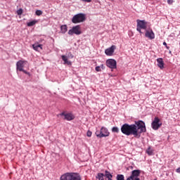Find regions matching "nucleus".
I'll list each match as a JSON object with an SVG mask.
<instances>
[{
  "label": "nucleus",
  "mask_w": 180,
  "mask_h": 180,
  "mask_svg": "<svg viewBox=\"0 0 180 180\" xmlns=\"http://www.w3.org/2000/svg\"><path fill=\"white\" fill-rule=\"evenodd\" d=\"M121 131L125 136H134L135 139H140L141 134L147 131V128L146 127V122L143 120H139L136 121L135 124H124L121 127Z\"/></svg>",
  "instance_id": "f257e3e1"
},
{
  "label": "nucleus",
  "mask_w": 180,
  "mask_h": 180,
  "mask_svg": "<svg viewBox=\"0 0 180 180\" xmlns=\"http://www.w3.org/2000/svg\"><path fill=\"white\" fill-rule=\"evenodd\" d=\"M147 25H148V22L146 21V20H136V30L140 34H143L141 30H146V37H148L150 40H153L155 39V34H154L152 29L147 30Z\"/></svg>",
  "instance_id": "f03ea898"
},
{
  "label": "nucleus",
  "mask_w": 180,
  "mask_h": 180,
  "mask_svg": "<svg viewBox=\"0 0 180 180\" xmlns=\"http://www.w3.org/2000/svg\"><path fill=\"white\" fill-rule=\"evenodd\" d=\"M141 174V170L135 169L131 172L130 176H129L127 180H141L140 174ZM117 180H124V175L117 174L116 177Z\"/></svg>",
  "instance_id": "7ed1b4c3"
},
{
  "label": "nucleus",
  "mask_w": 180,
  "mask_h": 180,
  "mask_svg": "<svg viewBox=\"0 0 180 180\" xmlns=\"http://www.w3.org/2000/svg\"><path fill=\"white\" fill-rule=\"evenodd\" d=\"M60 180H81V176L78 173L75 172H67L63 174Z\"/></svg>",
  "instance_id": "20e7f679"
},
{
  "label": "nucleus",
  "mask_w": 180,
  "mask_h": 180,
  "mask_svg": "<svg viewBox=\"0 0 180 180\" xmlns=\"http://www.w3.org/2000/svg\"><path fill=\"white\" fill-rule=\"evenodd\" d=\"M110 132L108 128L105 127H102L100 130L97 129L96 131V136L98 137V139H103V137H109Z\"/></svg>",
  "instance_id": "39448f33"
},
{
  "label": "nucleus",
  "mask_w": 180,
  "mask_h": 180,
  "mask_svg": "<svg viewBox=\"0 0 180 180\" xmlns=\"http://www.w3.org/2000/svg\"><path fill=\"white\" fill-rule=\"evenodd\" d=\"M86 17L84 13H78L75 15L72 18V22L75 24L77 23H82V22H85Z\"/></svg>",
  "instance_id": "423d86ee"
},
{
  "label": "nucleus",
  "mask_w": 180,
  "mask_h": 180,
  "mask_svg": "<svg viewBox=\"0 0 180 180\" xmlns=\"http://www.w3.org/2000/svg\"><path fill=\"white\" fill-rule=\"evenodd\" d=\"M68 34H70V36H72L73 34L79 36V34H82V31H81V25H75L72 27V29L68 31Z\"/></svg>",
  "instance_id": "0eeeda50"
},
{
  "label": "nucleus",
  "mask_w": 180,
  "mask_h": 180,
  "mask_svg": "<svg viewBox=\"0 0 180 180\" xmlns=\"http://www.w3.org/2000/svg\"><path fill=\"white\" fill-rule=\"evenodd\" d=\"M162 126V122L158 117H155L151 123V127L153 130H158Z\"/></svg>",
  "instance_id": "6e6552de"
},
{
  "label": "nucleus",
  "mask_w": 180,
  "mask_h": 180,
  "mask_svg": "<svg viewBox=\"0 0 180 180\" xmlns=\"http://www.w3.org/2000/svg\"><path fill=\"white\" fill-rule=\"evenodd\" d=\"M58 116H63L64 120H68V122H71V120L75 119V116L72 112H67L65 111L62 112Z\"/></svg>",
  "instance_id": "1a4fd4ad"
},
{
  "label": "nucleus",
  "mask_w": 180,
  "mask_h": 180,
  "mask_svg": "<svg viewBox=\"0 0 180 180\" xmlns=\"http://www.w3.org/2000/svg\"><path fill=\"white\" fill-rule=\"evenodd\" d=\"M61 58L63 61H64V64H67V65H71L72 63L68 60V58H74V55H72L71 52H69L67 56L62 55Z\"/></svg>",
  "instance_id": "9d476101"
},
{
  "label": "nucleus",
  "mask_w": 180,
  "mask_h": 180,
  "mask_svg": "<svg viewBox=\"0 0 180 180\" xmlns=\"http://www.w3.org/2000/svg\"><path fill=\"white\" fill-rule=\"evenodd\" d=\"M106 65L108 68H111L112 70H115L117 65V63L115 59H108L106 60Z\"/></svg>",
  "instance_id": "9b49d317"
},
{
  "label": "nucleus",
  "mask_w": 180,
  "mask_h": 180,
  "mask_svg": "<svg viewBox=\"0 0 180 180\" xmlns=\"http://www.w3.org/2000/svg\"><path fill=\"white\" fill-rule=\"evenodd\" d=\"M25 64H27V61H26V60L18 61L16 63L17 71H23V68L25 67Z\"/></svg>",
  "instance_id": "f8f14e48"
},
{
  "label": "nucleus",
  "mask_w": 180,
  "mask_h": 180,
  "mask_svg": "<svg viewBox=\"0 0 180 180\" xmlns=\"http://www.w3.org/2000/svg\"><path fill=\"white\" fill-rule=\"evenodd\" d=\"M115 50H116V46L112 45L110 48L105 49V53L106 56H112L115 53Z\"/></svg>",
  "instance_id": "ddd939ff"
},
{
  "label": "nucleus",
  "mask_w": 180,
  "mask_h": 180,
  "mask_svg": "<svg viewBox=\"0 0 180 180\" xmlns=\"http://www.w3.org/2000/svg\"><path fill=\"white\" fill-rule=\"evenodd\" d=\"M157 63H158V67L159 68H160V70H164V60L162 59V58H159L156 60Z\"/></svg>",
  "instance_id": "4468645a"
},
{
  "label": "nucleus",
  "mask_w": 180,
  "mask_h": 180,
  "mask_svg": "<svg viewBox=\"0 0 180 180\" xmlns=\"http://www.w3.org/2000/svg\"><path fill=\"white\" fill-rule=\"evenodd\" d=\"M32 49L35 51H40V50H43V44H39V43H35L32 45Z\"/></svg>",
  "instance_id": "2eb2a0df"
},
{
  "label": "nucleus",
  "mask_w": 180,
  "mask_h": 180,
  "mask_svg": "<svg viewBox=\"0 0 180 180\" xmlns=\"http://www.w3.org/2000/svg\"><path fill=\"white\" fill-rule=\"evenodd\" d=\"M68 29V27H67V25H61V27H60L61 33H63V34H65V33H67Z\"/></svg>",
  "instance_id": "dca6fc26"
},
{
  "label": "nucleus",
  "mask_w": 180,
  "mask_h": 180,
  "mask_svg": "<svg viewBox=\"0 0 180 180\" xmlns=\"http://www.w3.org/2000/svg\"><path fill=\"white\" fill-rule=\"evenodd\" d=\"M105 174L103 173H98L97 176H96V179L98 180H104Z\"/></svg>",
  "instance_id": "f3484780"
},
{
  "label": "nucleus",
  "mask_w": 180,
  "mask_h": 180,
  "mask_svg": "<svg viewBox=\"0 0 180 180\" xmlns=\"http://www.w3.org/2000/svg\"><path fill=\"white\" fill-rule=\"evenodd\" d=\"M36 23H37V20H34L31 22H27V26H28V27H32V26H34V25H36Z\"/></svg>",
  "instance_id": "a211bd4d"
},
{
  "label": "nucleus",
  "mask_w": 180,
  "mask_h": 180,
  "mask_svg": "<svg viewBox=\"0 0 180 180\" xmlns=\"http://www.w3.org/2000/svg\"><path fill=\"white\" fill-rule=\"evenodd\" d=\"M120 130H119V127H114L112 128V133H119Z\"/></svg>",
  "instance_id": "6ab92c4d"
},
{
  "label": "nucleus",
  "mask_w": 180,
  "mask_h": 180,
  "mask_svg": "<svg viewBox=\"0 0 180 180\" xmlns=\"http://www.w3.org/2000/svg\"><path fill=\"white\" fill-rule=\"evenodd\" d=\"M35 15H37V16H41V15H43V11H41V10H37L35 12Z\"/></svg>",
  "instance_id": "aec40b11"
},
{
  "label": "nucleus",
  "mask_w": 180,
  "mask_h": 180,
  "mask_svg": "<svg viewBox=\"0 0 180 180\" xmlns=\"http://www.w3.org/2000/svg\"><path fill=\"white\" fill-rule=\"evenodd\" d=\"M147 154H148V155H153V150H151V148L149 147L147 150H146Z\"/></svg>",
  "instance_id": "412c9836"
},
{
  "label": "nucleus",
  "mask_w": 180,
  "mask_h": 180,
  "mask_svg": "<svg viewBox=\"0 0 180 180\" xmlns=\"http://www.w3.org/2000/svg\"><path fill=\"white\" fill-rule=\"evenodd\" d=\"M38 43H39V44H42V46H43L44 44H46V40H44V39H43V38H41V39H39Z\"/></svg>",
  "instance_id": "4be33fe9"
},
{
  "label": "nucleus",
  "mask_w": 180,
  "mask_h": 180,
  "mask_svg": "<svg viewBox=\"0 0 180 180\" xmlns=\"http://www.w3.org/2000/svg\"><path fill=\"white\" fill-rule=\"evenodd\" d=\"M22 13H23V9L20 8L19 10L17 11V15H18L19 16H20Z\"/></svg>",
  "instance_id": "5701e85b"
},
{
  "label": "nucleus",
  "mask_w": 180,
  "mask_h": 180,
  "mask_svg": "<svg viewBox=\"0 0 180 180\" xmlns=\"http://www.w3.org/2000/svg\"><path fill=\"white\" fill-rule=\"evenodd\" d=\"M20 72H24V74H26L27 75H28L29 77H30V72L25 70L24 69H22V70H20Z\"/></svg>",
  "instance_id": "b1692460"
},
{
  "label": "nucleus",
  "mask_w": 180,
  "mask_h": 180,
  "mask_svg": "<svg viewBox=\"0 0 180 180\" xmlns=\"http://www.w3.org/2000/svg\"><path fill=\"white\" fill-rule=\"evenodd\" d=\"M95 70H96V71L97 72H101V71H102V70H101V67H100V66H96V68H95Z\"/></svg>",
  "instance_id": "393cba45"
},
{
  "label": "nucleus",
  "mask_w": 180,
  "mask_h": 180,
  "mask_svg": "<svg viewBox=\"0 0 180 180\" xmlns=\"http://www.w3.org/2000/svg\"><path fill=\"white\" fill-rule=\"evenodd\" d=\"M86 136L87 137H91V136H92V131H88L86 133Z\"/></svg>",
  "instance_id": "a878e982"
},
{
  "label": "nucleus",
  "mask_w": 180,
  "mask_h": 180,
  "mask_svg": "<svg viewBox=\"0 0 180 180\" xmlns=\"http://www.w3.org/2000/svg\"><path fill=\"white\" fill-rule=\"evenodd\" d=\"M168 5H172L174 4V0H167Z\"/></svg>",
  "instance_id": "bb28decb"
},
{
  "label": "nucleus",
  "mask_w": 180,
  "mask_h": 180,
  "mask_svg": "<svg viewBox=\"0 0 180 180\" xmlns=\"http://www.w3.org/2000/svg\"><path fill=\"white\" fill-rule=\"evenodd\" d=\"M163 46H165V47H166L167 49H169V47L167 46V42H163Z\"/></svg>",
  "instance_id": "cd10ccee"
},
{
  "label": "nucleus",
  "mask_w": 180,
  "mask_h": 180,
  "mask_svg": "<svg viewBox=\"0 0 180 180\" xmlns=\"http://www.w3.org/2000/svg\"><path fill=\"white\" fill-rule=\"evenodd\" d=\"M100 67L102 70H105V65L103 64H101Z\"/></svg>",
  "instance_id": "c85d7f7f"
},
{
  "label": "nucleus",
  "mask_w": 180,
  "mask_h": 180,
  "mask_svg": "<svg viewBox=\"0 0 180 180\" xmlns=\"http://www.w3.org/2000/svg\"><path fill=\"white\" fill-rule=\"evenodd\" d=\"M176 172H177V174H180V167L176 169Z\"/></svg>",
  "instance_id": "c756f323"
},
{
  "label": "nucleus",
  "mask_w": 180,
  "mask_h": 180,
  "mask_svg": "<svg viewBox=\"0 0 180 180\" xmlns=\"http://www.w3.org/2000/svg\"><path fill=\"white\" fill-rule=\"evenodd\" d=\"M84 2H88V3L92 2V0H84Z\"/></svg>",
  "instance_id": "7c9ffc66"
},
{
  "label": "nucleus",
  "mask_w": 180,
  "mask_h": 180,
  "mask_svg": "<svg viewBox=\"0 0 180 180\" xmlns=\"http://www.w3.org/2000/svg\"><path fill=\"white\" fill-rule=\"evenodd\" d=\"M109 1H110L111 2H113V0H109Z\"/></svg>",
  "instance_id": "2f4dec72"
},
{
  "label": "nucleus",
  "mask_w": 180,
  "mask_h": 180,
  "mask_svg": "<svg viewBox=\"0 0 180 180\" xmlns=\"http://www.w3.org/2000/svg\"><path fill=\"white\" fill-rule=\"evenodd\" d=\"M84 2V0H82Z\"/></svg>",
  "instance_id": "473e14b6"
}]
</instances>
